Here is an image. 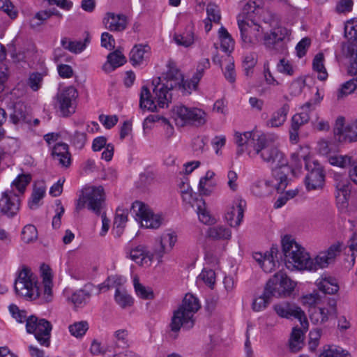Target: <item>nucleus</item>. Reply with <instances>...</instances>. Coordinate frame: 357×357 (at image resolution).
<instances>
[{"label": "nucleus", "instance_id": "f257e3e1", "mask_svg": "<svg viewBox=\"0 0 357 357\" xmlns=\"http://www.w3.org/2000/svg\"><path fill=\"white\" fill-rule=\"evenodd\" d=\"M167 70L162 77H158L153 82L154 99L152 98L149 89L144 86L140 93L139 107L142 109L154 112L157 107H167L172 100L170 91L178 89L179 84L183 81V75L177 68L175 63L169 61Z\"/></svg>", "mask_w": 357, "mask_h": 357}, {"label": "nucleus", "instance_id": "f03ea898", "mask_svg": "<svg viewBox=\"0 0 357 357\" xmlns=\"http://www.w3.org/2000/svg\"><path fill=\"white\" fill-rule=\"evenodd\" d=\"M252 146L248 151V157L255 158L259 155L264 162L271 166L273 178L277 181L280 179L278 188L284 190L288 184L287 175L291 170L284 154L274 144L273 138L261 133L257 135Z\"/></svg>", "mask_w": 357, "mask_h": 357}, {"label": "nucleus", "instance_id": "7ed1b4c3", "mask_svg": "<svg viewBox=\"0 0 357 357\" xmlns=\"http://www.w3.org/2000/svg\"><path fill=\"white\" fill-rule=\"evenodd\" d=\"M201 305L197 298L191 294H187L181 305L174 310L169 324L170 331L174 338L181 328L190 329L195 325V314Z\"/></svg>", "mask_w": 357, "mask_h": 357}, {"label": "nucleus", "instance_id": "20e7f679", "mask_svg": "<svg viewBox=\"0 0 357 357\" xmlns=\"http://www.w3.org/2000/svg\"><path fill=\"white\" fill-rule=\"evenodd\" d=\"M308 148H301L300 150L291 154V162L296 168L302 166L301 160L305 162V167L309 171L305 178V185L308 191L321 189L325 181V174L323 167L317 161H308Z\"/></svg>", "mask_w": 357, "mask_h": 357}, {"label": "nucleus", "instance_id": "39448f33", "mask_svg": "<svg viewBox=\"0 0 357 357\" xmlns=\"http://www.w3.org/2000/svg\"><path fill=\"white\" fill-rule=\"evenodd\" d=\"M284 261L288 268L305 270L307 266L310 255L305 248L289 235L284 236L281 241Z\"/></svg>", "mask_w": 357, "mask_h": 357}, {"label": "nucleus", "instance_id": "423d86ee", "mask_svg": "<svg viewBox=\"0 0 357 357\" xmlns=\"http://www.w3.org/2000/svg\"><path fill=\"white\" fill-rule=\"evenodd\" d=\"M14 288L17 296L26 300H35L40 296L37 276L26 266H23L17 271V277L15 280Z\"/></svg>", "mask_w": 357, "mask_h": 357}, {"label": "nucleus", "instance_id": "0eeeda50", "mask_svg": "<svg viewBox=\"0 0 357 357\" xmlns=\"http://www.w3.org/2000/svg\"><path fill=\"white\" fill-rule=\"evenodd\" d=\"M344 37L347 43H342V52L349 59L348 73L351 75L357 74V49L353 43H357V18L348 20L344 25Z\"/></svg>", "mask_w": 357, "mask_h": 357}, {"label": "nucleus", "instance_id": "6e6552de", "mask_svg": "<svg viewBox=\"0 0 357 357\" xmlns=\"http://www.w3.org/2000/svg\"><path fill=\"white\" fill-rule=\"evenodd\" d=\"M105 199L102 186H89L83 189L77 201L75 210L79 212L85 207L96 214L100 213L102 204Z\"/></svg>", "mask_w": 357, "mask_h": 357}, {"label": "nucleus", "instance_id": "1a4fd4ad", "mask_svg": "<svg viewBox=\"0 0 357 357\" xmlns=\"http://www.w3.org/2000/svg\"><path fill=\"white\" fill-rule=\"evenodd\" d=\"M77 97V91L73 86L66 87L56 93L54 108L59 116L67 118L75 112Z\"/></svg>", "mask_w": 357, "mask_h": 357}, {"label": "nucleus", "instance_id": "9d476101", "mask_svg": "<svg viewBox=\"0 0 357 357\" xmlns=\"http://www.w3.org/2000/svg\"><path fill=\"white\" fill-rule=\"evenodd\" d=\"M172 116L178 126L183 127L190 123L196 126L204 125L206 121V114L199 108H188L178 105L172 109Z\"/></svg>", "mask_w": 357, "mask_h": 357}, {"label": "nucleus", "instance_id": "9b49d317", "mask_svg": "<svg viewBox=\"0 0 357 357\" xmlns=\"http://www.w3.org/2000/svg\"><path fill=\"white\" fill-rule=\"evenodd\" d=\"M296 283L283 271H279L269 279L265 287L266 294L275 297L289 296L294 289Z\"/></svg>", "mask_w": 357, "mask_h": 357}, {"label": "nucleus", "instance_id": "f8f14e48", "mask_svg": "<svg viewBox=\"0 0 357 357\" xmlns=\"http://www.w3.org/2000/svg\"><path fill=\"white\" fill-rule=\"evenodd\" d=\"M52 326L45 319H38L31 315L28 317L26 331L29 334H33L39 344L45 347L50 345V337Z\"/></svg>", "mask_w": 357, "mask_h": 357}, {"label": "nucleus", "instance_id": "ddd939ff", "mask_svg": "<svg viewBox=\"0 0 357 357\" xmlns=\"http://www.w3.org/2000/svg\"><path fill=\"white\" fill-rule=\"evenodd\" d=\"M136 220L141 222L142 227L151 229L158 228L162 218L158 214H154L149 206L142 202L136 201L132 204L130 209Z\"/></svg>", "mask_w": 357, "mask_h": 357}, {"label": "nucleus", "instance_id": "4468645a", "mask_svg": "<svg viewBox=\"0 0 357 357\" xmlns=\"http://www.w3.org/2000/svg\"><path fill=\"white\" fill-rule=\"evenodd\" d=\"M238 25L241 31L243 41L248 45H255L262 40L261 27L249 20L247 17L238 19Z\"/></svg>", "mask_w": 357, "mask_h": 357}, {"label": "nucleus", "instance_id": "2eb2a0df", "mask_svg": "<svg viewBox=\"0 0 357 357\" xmlns=\"http://www.w3.org/2000/svg\"><path fill=\"white\" fill-rule=\"evenodd\" d=\"M276 314L281 318L297 319L302 328L307 331L308 328V321L304 312L301 308L294 303L289 302H282L276 304L273 307Z\"/></svg>", "mask_w": 357, "mask_h": 357}, {"label": "nucleus", "instance_id": "dca6fc26", "mask_svg": "<svg viewBox=\"0 0 357 357\" xmlns=\"http://www.w3.org/2000/svg\"><path fill=\"white\" fill-rule=\"evenodd\" d=\"M341 245L340 243H335L330 246L327 250L319 252L314 259L310 257L305 270L312 271L327 267L333 262L336 256L340 252Z\"/></svg>", "mask_w": 357, "mask_h": 357}, {"label": "nucleus", "instance_id": "f3484780", "mask_svg": "<svg viewBox=\"0 0 357 357\" xmlns=\"http://www.w3.org/2000/svg\"><path fill=\"white\" fill-rule=\"evenodd\" d=\"M20 200L14 191H7L2 194L0 199V211L1 214L12 218L19 211Z\"/></svg>", "mask_w": 357, "mask_h": 357}, {"label": "nucleus", "instance_id": "a211bd4d", "mask_svg": "<svg viewBox=\"0 0 357 357\" xmlns=\"http://www.w3.org/2000/svg\"><path fill=\"white\" fill-rule=\"evenodd\" d=\"M177 241L176 235L173 232L163 233L155 239L153 250L159 261L162 260L164 255L172 250Z\"/></svg>", "mask_w": 357, "mask_h": 357}, {"label": "nucleus", "instance_id": "6ab92c4d", "mask_svg": "<svg viewBox=\"0 0 357 357\" xmlns=\"http://www.w3.org/2000/svg\"><path fill=\"white\" fill-rule=\"evenodd\" d=\"M290 31L286 27L279 26L273 28L270 33H265L263 36L262 42L264 45L269 50H273L275 46L281 42L289 38Z\"/></svg>", "mask_w": 357, "mask_h": 357}, {"label": "nucleus", "instance_id": "aec40b11", "mask_svg": "<svg viewBox=\"0 0 357 357\" xmlns=\"http://www.w3.org/2000/svg\"><path fill=\"white\" fill-rule=\"evenodd\" d=\"M246 203L241 198H237L225 214V220L231 227H238L243 220Z\"/></svg>", "mask_w": 357, "mask_h": 357}, {"label": "nucleus", "instance_id": "412c9836", "mask_svg": "<svg viewBox=\"0 0 357 357\" xmlns=\"http://www.w3.org/2000/svg\"><path fill=\"white\" fill-rule=\"evenodd\" d=\"M102 23L109 31L121 32L126 29L128 20L125 15L108 12L103 17Z\"/></svg>", "mask_w": 357, "mask_h": 357}, {"label": "nucleus", "instance_id": "4be33fe9", "mask_svg": "<svg viewBox=\"0 0 357 357\" xmlns=\"http://www.w3.org/2000/svg\"><path fill=\"white\" fill-rule=\"evenodd\" d=\"M257 135L249 131L243 133L236 132L234 133V141L237 145L236 154L241 155L246 152L248 155V151L253 147L252 145L255 144Z\"/></svg>", "mask_w": 357, "mask_h": 357}, {"label": "nucleus", "instance_id": "5701e85b", "mask_svg": "<svg viewBox=\"0 0 357 357\" xmlns=\"http://www.w3.org/2000/svg\"><path fill=\"white\" fill-rule=\"evenodd\" d=\"M154 256V251L150 252L144 245H139L130 251V259L139 266H149Z\"/></svg>", "mask_w": 357, "mask_h": 357}, {"label": "nucleus", "instance_id": "b1692460", "mask_svg": "<svg viewBox=\"0 0 357 357\" xmlns=\"http://www.w3.org/2000/svg\"><path fill=\"white\" fill-rule=\"evenodd\" d=\"M330 316L335 317L337 316L336 303L335 301H333V303L331 305L330 310L321 307L314 308L310 314V318L314 324L318 325L326 322Z\"/></svg>", "mask_w": 357, "mask_h": 357}, {"label": "nucleus", "instance_id": "393cba45", "mask_svg": "<svg viewBox=\"0 0 357 357\" xmlns=\"http://www.w3.org/2000/svg\"><path fill=\"white\" fill-rule=\"evenodd\" d=\"M274 181H258L253 185L252 188V193L259 197H263L269 195L272 193L274 189H276L278 192H282L278 188V184L280 182L279 180H276L274 178Z\"/></svg>", "mask_w": 357, "mask_h": 357}, {"label": "nucleus", "instance_id": "a878e982", "mask_svg": "<svg viewBox=\"0 0 357 357\" xmlns=\"http://www.w3.org/2000/svg\"><path fill=\"white\" fill-rule=\"evenodd\" d=\"M316 285L319 290L328 294H336L340 288L336 278L326 274L317 280Z\"/></svg>", "mask_w": 357, "mask_h": 357}, {"label": "nucleus", "instance_id": "bb28decb", "mask_svg": "<svg viewBox=\"0 0 357 357\" xmlns=\"http://www.w3.org/2000/svg\"><path fill=\"white\" fill-rule=\"evenodd\" d=\"M289 111L288 104H284L282 107L272 113L270 119L266 121V126L268 128H275L281 127L287 121V114Z\"/></svg>", "mask_w": 357, "mask_h": 357}, {"label": "nucleus", "instance_id": "cd10ccee", "mask_svg": "<svg viewBox=\"0 0 357 357\" xmlns=\"http://www.w3.org/2000/svg\"><path fill=\"white\" fill-rule=\"evenodd\" d=\"M336 200L338 207L343 210L348 206V200L351 192V185L349 180H344V183L335 188Z\"/></svg>", "mask_w": 357, "mask_h": 357}, {"label": "nucleus", "instance_id": "c85d7f7f", "mask_svg": "<svg viewBox=\"0 0 357 357\" xmlns=\"http://www.w3.org/2000/svg\"><path fill=\"white\" fill-rule=\"evenodd\" d=\"M150 47L147 45H136L130 53V60L132 65H140L149 55Z\"/></svg>", "mask_w": 357, "mask_h": 357}, {"label": "nucleus", "instance_id": "c756f323", "mask_svg": "<svg viewBox=\"0 0 357 357\" xmlns=\"http://www.w3.org/2000/svg\"><path fill=\"white\" fill-rule=\"evenodd\" d=\"M52 155L62 166L68 167L70 165V154L67 144L57 143L53 148Z\"/></svg>", "mask_w": 357, "mask_h": 357}, {"label": "nucleus", "instance_id": "7c9ffc66", "mask_svg": "<svg viewBox=\"0 0 357 357\" xmlns=\"http://www.w3.org/2000/svg\"><path fill=\"white\" fill-rule=\"evenodd\" d=\"M126 62V59L123 54L119 50L109 53L107 56L108 64L103 66V70L105 72H111L116 68L123 65Z\"/></svg>", "mask_w": 357, "mask_h": 357}, {"label": "nucleus", "instance_id": "2f4dec72", "mask_svg": "<svg viewBox=\"0 0 357 357\" xmlns=\"http://www.w3.org/2000/svg\"><path fill=\"white\" fill-rule=\"evenodd\" d=\"M206 236L218 241H228L231 237V231L229 228L222 225L209 227L206 231Z\"/></svg>", "mask_w": 357, "mask_h": 357}, {"label": "nucleus", "instance_id": "473e14b6", "mask_svg": "<svg viewBox=\"0 0 357 357\" xmlns=\"http://www.w3.org/2000/svg\"><path fill=\"white\" fill-rule=\"evenodd\" d=\"M304 331L301 328H294L289 341V347L291 351L296 353L299 351L304 346Z\"/></svg>", "mask_w": 357, "mask_h": 357}, {"label": "nucleus", "instance_id": "72a5a7b5", "mask_svg": "<svg viewBox=\"0 0 357 357\" xmlns=\"http://www.w3.org/2000/svg\"><path fill=\"white\" fill-rule=\"evenodd\" d=\"M327 160L330 165L341 169H346L352 165L353 158L348 155H341L333 153L327 156Z\"/></svg>", "mask_w": 357, "mask_h": 357}, {"label": "nucleus", "instance_id": "f704fd0d", "mask_svg": "<svg viewBox=\"0 0 357 357\" xmlns=\"http://www.w3.org/2000/svg\"><path fill=\"white\" fill-rule=\"evenodd\" d=\"M114 294L116 303L122 308L130 307L133 304V299L127 291L120 285H116Z\"/></svg>", "mask_w": 357, "mask_h": 357}, {"label": "nucleus", "instance_id": "c9c22d12", "mask_svg": "<svg viewBox=\"0 0 357 357\" xmlns=\"http://www.w3.org/2000/svg\"><path fill=\"white\" fill-rule=\"evenodd\" d=\"M214 176L215 173L213 171L208 170L205 176L200 178L198 189L201 194L204 195H211L215 186V183L211 181Z\"/></svg>", "mask_w": 357, "mask_h": 357}, {"label": "nucleus", "instance_id": "e433bc0d", "mask_svg": "<svg viewBox=\"0 0 357 357\" xmlns=\"http://www.w3.org/2000/svg\"><path fill=\"white\" fill-rule=\"evenodd\" d=\"M89 40L86 38L84 41H72L68 38H63L61 40L62 47L72 53L79 54L86 47Z\"/></svg>", "mask_w": 357, "mask_h": 357}, {"label": "nucleus", "instance_id": "4c0bfd02", "mask_svg": "<svg viewBox=\"0 0 357 357\" xmlns=\"http://www.w3.org/2000/svg\"><path fill=\"white\" fill-rule=\"evenodd\" d=\"M174 39L178 45H181L185 47L191 46L195 40L192 27L188 26L183 33L176 34Z\"/></svg>", "mask_w": 357, "mask_h": 357}, {"label": "nucleus", "instance_id": "58836bf2", "mask_svg": "<svg viewBox=\"0 0 357 357\" xmlns=\"http://www.w3.org/2000/svg\"><path fill=\"white\" fill-rule=\"evenodd\" d=\"M218 37L220 40V46L225 52H231L234 47V41L227 30L221 26L218 31Z\"/></svg>", "mask_w": 357, "mask_h": 357}, {"label": "nucleus", "instance_id": "ea45409f", "mask_svg": "<svg viewBox=\"0 0 357 357\" xmlns=\"http://www.w3.org/2000/svg\"><path fill=\"white\" fill-rule=\"evenodd\" d=\"M52 15H57L61 17V15L54 8L48 10H41L38 12L30 20V25L32 28L37 27Z\"/></svg>", "mask_w": 357, "mask_h": 357}, {"label": "nucleus", "instance_id": "a19ab883", "mask_svg": "<svg viewBox=\"0 0 357 357\" xmlns=\"http://www.w3.org/2000/svg\"><path fill=\"white\" fill-rule=\"evenodd\" d=\"M324 56L323 53H318L313 59L312 67L314 71L318 73L317 78L324 81L328 77V73L324 65Z\"/></svg>", "mask_w": 357, "mask_h": 357}, {"label": "nucleus", "instance_id": "79ce46f5", "mask_svg": "<svg viewBox=\"0 0 357 357\" xmlns=\"http://www.w3.org/2000/svg\"><path fill=\"white\" fill-rule=\"evenodd\" d=\"M128 211L122 208H117L114 220V229L118 236H120L128 221Z\"/></svg>", "mask_w": 357, "mask_h": 357}, {"label": "nucleus", "instance_id": "37998d69", "mask_svg": "<svg viewBox=\"0 0 357 357\" xmlns=\"http://www.w3.org/2000/svg\"><path fill=\"white\" fill-rule=\"evenodd\" d=\"M197 215L199 220L205 225H212L215 222V219L212 217L209 211L205 207V202L202 199L197 200Z\"/></svg>", "mask_w": 357, "mask_h": 357}, {"label": "nucleus", "instance_id": "c03bdc74", "mask_svg": "<svg viewBox=\"0 0 357 357\" xmlns=\"http://www.w3.org/2000/svg\"><path fill=\"white\" fill-rule=\"evenodd\" d=\"M41 276L44 285V293L47 296H50L52 293V274L49 266L43 264L41 266Z\"/></svg>", "mask_w": 357, "mask_h": 357}, {"label": "nucleus", "instance_id": "a18cd8bd", "mask_svg": "<svg viewBox=\"0 0 357 357\" xmlns=\"http://www.w3.org/2000/svg\"><path fill=\"white\" fill-rule=\"evenodd\" d=\"M278 252L277 248L272 247L270 252L264 254V260L260 265L262 269L266 273H271L275 266V261L274 260Z\"/></svg>", "mask_w": 357, "mask_h": 357}, {"label": "nucleus", "instance_id": "49530a36", "mask_svg": "<svg viewBox=\"0 0 357 357\" xmlns=\"http://www.w3.org/2000/svg\"><path fill=\"white\" fill-rule=\"evenodd\" d=\"M319 357H351V354L337 346H326Z\"/></svg>", "mask_w": 357, "mask_h": 357}, {"label": "nucleus", "instance_id": "de8ad7c7", "mask_svg": "<svg viewBox=\"0 0 357 357\" xmlns=\"http://www.w3.org/2000/svg\"><path fill=\"white\" fill-rule=\"evenodd\" d=\"M357 88V79L353 78L342 84L337 92V100L343 99L344 97L354 92Z\"/></svg>", "mask_w": 357, "mask_h": 357}, {"label": "nucleus", "instance_id": "09e8293b", "mask_svg": "<svg viewBox=\"0 0 357 357\" xmlns=\"http://www.w3.org/2000/svg\"><path fill=\"white\" fill-rule=\"evenodd\" d=\"M45 193V187L43 184L36 185L29 202V206L31 209H35L38 206V202L42 199Z\"/></svg>", "mask_w": 357, "mask_h": 357}, {"label": "nucleus", "instance_id": "8fccbe9b", "mask_svg": "<svg viewBox=\"0 0 357 357\" xmlns=\"http://www.w3.org/2000/svg\"><path fill=\"white\" fill-rule=\"evenodd\" d=\"M91 294L84 289H79L75 291L68 299L75 306H79L86 303Z\"/></svg>", "mask_w": 357, "mask_h": 357}, {"label": "nucleus", "instance_id": "3c124183", "mask_svg": "<svg viewBox=\"0 0 357 357\" xmlns=\"http://www.w3.org/2000/svg\"><path fill=\"white\" fill-rule=\"evenodd\" d=\"M134 287L137 295L142 299H152L153 292L149 287H146L142 284L137 278H134Z\"/></svg>", "mask_w": 357, "mask_h": 357}, {"label": "nucleus", "instance_id": "603ef678", "mask_svg": "<svg viewBox=\"0 0 357 357\" xmlns=\"http://www.w3.org/2000/svg\"><path fill=\"white\" fill-rule=\"evenodd\" d=\"M43 81V74L40 73H32L29 76L26 84L33 91H38L42 86Z\"/></svg>", "mask_w": 357, "mask_h": 357}, {"label": "nucleus", "instance_id": "864d4df0", "mask_svg": "<svg viewBox=\"0 0 357 357\" xmlns=\"http://www.w3.org/2000/svg\"><path fill=\"white\" fill-rule=\"evenodd\" d=\"M38 238V231L35 226L32 225H26L22 231V240L29 243L36 240Z\"/></svg>", "mask_w": 357, "mask_h": 357}, {"label": "nucleus", "instance_id": "5fc2aeb1", "mask_svg": "<svg viewBox=\"0 0 357 357\" xmlns=\"http://www.w3.org/2000/svg\"><path fill=\"white\" fill-rule=\"evenodd\" d=\"M344 137L349 142H357V119L351 121L344 128Z\"/></svg>", "mask_w": 357, "mask_h": 357}, {"label": "nucleus", "instance_id": "6e6d98bb", "mask_svg": "<svg viewBox=\"0 0 357 357\" xmlns=\"http://www.w3.org/2000/svg\"><path fill=\"white\" fill-rule=\"evenodd\" d=\"M89 328L88 323L85 321L75 323L69 326V331L72 335L79 337L84 335Z\"/></svg>", "mask_w": 357, "mask_h": 357}, {"label": "nucleus", "instance_id": "4d7b16f0", "mask_svg": "<svg viewBox=\"0 0 357 357\" xmlns=\"http://www.w3.org/2000/svg\"><path fill=\"white\" fill-rule=\"evenodd\" d=\"M271 297V295L266 294V289H264L263 294L254 300L252 303L253 310L256 312L264 310L267 307Z\"/></svg>", "mask_w": 357, "mask_h": 357}, {"label": "nucleus", "instance_id": "13d9d810", "mask_svg": "<svg viewBox=\"0 0 357 357\" xmlns=\"http://www.w3.org/2000/svg\"><path fill=\"white\" fill-rule=\"evenodd\" d=\"M210 67L208 59H204L198 63L197 70L192 76V82L195 84L199 83L204 75V70Z\"/></svg>", "mask_w": 357, "mask_h": 357}, {"label": "nucleus", "instance_id": "bf43d9fd", "mask_svg": "<svg viewBox=\"0 0 357 357\" xmlns=\"http://www.w3.org/2000/svg\"><path fill=\"white\" fill-rule=\"evenodd\" d=\"M30 181L31 177L29 175L22 174L13 181V186L15 187L20 194H22Z\"/></svg>", "mask_w": 357, "mask_h": 357}, {"label": "nucleus", "instance_id": "052dcab7", "mask_svg": "<svg viewBox=\"0 0 357 357\" xmlns=\"http://www.w3.org/2000/svg\"><path fill=\"white\" fill-rule=\"evenodd\" d=\"M206 284L212 287L215 282V273L212 269H204L198 277Z\"/></svg>", "mask_w": 357, "mask_h": 357}, {"label": "nucleus", "instance_id": "680f3d73", "mask_svg": "<svg viewBox=\"0 0 357 357\" xmlns=\"http://www.w3.org/2000/svg\"><path fill=\"white\" fill-rule=\"evenodd\" d=\"M225 60L227 61V65L225 67V71L224 73L225 77L229 82L234 83L236 79V75L232 58L227 54Z\"/></svg>", "mask_w": 357, "mask_h": 357}, {"label": "nucleus", "instance_id": "e2e57ef3", "mask_svg": "<svg viewBox=\"0 0 357 357\" xmlns=\"http://www.w3.org/2000/svg\"><path fill=\"white\" fill-rule=\"evenodd\" d=\"M277 70L279 73L291 76L294 73V68L291 63L285 59H282L277 64Z\"/></svg>", "mask_w": 357, "mask_h": 357}, {"label": "nucleus", "instance_id": "0e129e2a", "mask_svg": "<svg viewBox=\"0 0 357 357\" xmlns=\"http://www.w3.org/2000/svg\"><path fill=\"white\" fill-rule=\"evenodd\" d=\"M310 120V116L307 112H302L293 116L291 125L300 129L301 126L307 123Z\"/></svg>", "mask_w": 357, "mask_h": 357}, {"label": "nucleus", "instance_id": "69168bd1", "mask_svg": "<svg viewBox=\"0 0 357 357\" xmlns=\"http://www.w3.org/2000/svg\"><path fill=\"white\" fill-rule=\"evenodd\" d=\"M305 86V80L302 77L294 79L290 85V93L296 96L300 95Z\"/></svg>", "mask_w": 357, "mask_h": 357}, {"label": "nucleus", "instance_id": "338daca9", "mask_svg": "<svg viewBox=\"0 0 357 357\" xmlns=\"http://www.w3.org/2000/svg\"><path fill=\"white\" fill-rule=\"evenodd\" d=\"M121 284H122V279L121 278L117 276H110L105 282L100 284L98 287L100 291H107L110 288L116 287V285H120Z\"/></svg>", "mask_w": 357, "mask_h": 357}, {"label": "nucleus", "instance_id": "774afa93", "mask_svg": "<svg viewBox=\"0 0 357 357\" xmlns=\"http://www.w3.org/2000/svg\"><path fill=\"white\" fill-rule=\"evenodd\" d=\"M86 142V134L85 132H75L72 143L78 149H82L85 146Z\"/></svg>", "mask_w": 357, "mask_h": 357}]
</instances>
